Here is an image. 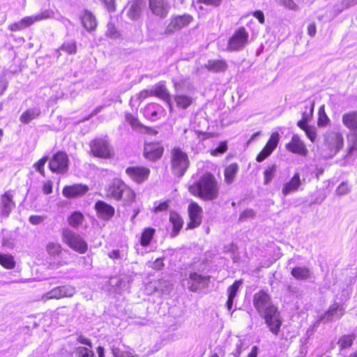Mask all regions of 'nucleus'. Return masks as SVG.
I'll return each mask as SVG.
<instances>
[{"instance_id":"15","label":"nucleus","mask_w":357,"mask_h":357,"mask_svg":"<svg viewBox=\"0 0 357 357\" xmlns=\"http://www.w3.org/2000/svg\"><path fill=\"white\" fill-rule=\"evenodd\" d=\"M126 173L133 181L141 183L148 178L150 170L145 167L135 166L128 167Z\"/></svg>"},{"instance_id":"30","label":"nucleus","mask_w":357,"mask_h":357,"mask_svg":"<svg viewBox=\"0 0 357 357\" xmlns=\"http://www.w3.org/2000/svg\"><path fill=\"white\" fill-rule=\"evenodd\" d=\"M40 115L39 107L30 108L24 111L20 116V121L24 124L30 123L32 120L37 119Z\"/></svg>"},{"instance_id":"27","label":"nucleus","mask_w":357,"mask_h":357,"mask_svg":"<svg viewBox=\"0 0 357 357\" xmlns=\"http://www.w3.org/2000/svg\"><path fill=\"white\" fill-rule=\"evenodd\" d=\"M95 208L99 217L104 220L110 219L114 214V208L103 201H98Z\"/></svg>"},{"instance_id":"36","label":"nucleus","mask_w":357,"mask_h":357,"mask_svg":"<svg viewBox=\"0 0 357 357\" xmlns=\"http://www.w3.org/2000/svg\"><path fill=\"white\" fill-rule=\"evenodd\" d=\"M238 171V166L236 163L230 164L225 170V181L227 184L234 182L236 175Z\"/></svg>"},{"instance_id":"8","label":"nucleus","mask_w":357,"mask_h":357,"mask_svg":"<svg viewBox=\"0 0 357 357\" xmlns=\"http://www.w3.org/2000/svg\"><path fill=\"white\" fill-rule=\"evenodd\" d=\"M270 331L277 335L279 333L282 320L277 307H271L268 312L261 315Z\"/></svg>"},{"instance_id":"43","label":"nucleus","mask_w":357,"mask_h":357,"mask_svg":"<svg viewBox=\"0 0 357 357\" xmlns=\"http://www.w3.org/2000/svg\"><path fill=\"white\" fill-rule=\"evenodd\" d=\"M75 354L78 357H94V353L91 348L83 346L76 347Z\"/></svg>"},{"instance_id":"12","label":"nucleus","mask_w":357,"mask_h":357,"mask_svg":"<svg viewBox=\"0 0 357 357\" xmlns=\"http://www.w3.org/2000/svg\"><path fill=\"white\" fill-rule=\"evenodd\" d=\"M325 144L335 155L343 146L344 138L342 135L337 131H328L325 135Z\"/></svg>"},{"instance_id":"53","label":"nucleus","mask_w":357,"mask_h":357,"mask_svg":"<svg viewBox=\"0 0 357 357\" xmlns=\"http://www.w3.org/2000/svg\"><path fill=\"white\" fill-rule=\"evenodd\" d=\"M313 111L314 104L310 103L309 106L305 107V110L302 114V119L308 122L312 116Z\"/></svg>"},{"instance_id":"63","label":"nucleus","mask_w":357,"mask_h":357,"mask_svg":"<svg viewBox=\"0 0 357 357\" xmlns=\"http://www.w3.org/2000/svg\"><path fill=\"white\" fill-rule=\"evenodd\" d=\"M253 15H254L255 17H256L259 20V22L261 24H264V23L265 19H264V13H263L262 11L257 10V11L253 13Z\"/></svg>"},{"instance_id":"51","label":"nucleus","mask_w":357,"mask_h":357,"mask_svg":"<svg viewBox=\"0 0 357 357\" xmlns=\"http://www.w3.org/2000/svg\"><path fill=\"white\" fill-rule=\"evenodd\" d=\"M169 208V202L164 201L162 202H155L154 203V206L153 211L155 213L162 211H166Z\"/></svg>"},{"instance_id":"29","label":"nucleus","mask_w":357,"mask_h":357,"mask_svg":"<svg viewBox=\"0 0 357 357\" xmlns=\"http://www.w3.org/2000/svg\"><path fill=\"white\" fill-rule=\"evenodd\" d=\"M169 222L172 225V231L170 233L172 238L176 236L183 227V221L181 217L176 212L169 214Z\"/></svg>"},{"instance_id":"3","label":"nucleus","mask_w":357,"mask_h":357,"mask_svg":"<svg viewBox=\"0 0 357 357\" xmlns=\"http://www.w3.org/2000/svg\"><path fill=\"white\" fill-rule=\"evenodd\" d=\"M171 156V167L173 174L178 177L183 176L190 164L187 153L179 148H174Z\"/></svg>"},{"instance_id":"16","label":"nucleus","mask_w":357,"mask_h":357,"mask_svg":"<svg viewBox=\"0 0 357 357\" xmlns=\"http://www.w3.org/2000/svg\"><path fill=\"white\" fill-rule=\"evenodd\" d=\"M202 208L195 202H192L188 206V214L190 221L187 225V229H194L200 225L202 222Z\"/></svg>"},{"instance_id":"60","label":"nucleus","mask_w":357,"mask_h":357,"mask_svg":"<svg viewBox=\"0 0 357 357\" xmlns=\"http://www.w3.org/2000/svg\"><path fill=\"white\" fill-rule=\"evenodd\" d=\"M29 220L32 225H37L44 220V218L40 215H31Z\"/></svg>"},{"instance_id":"35","label":"nucleus","mask_w":357,"mask_h":357,"mask_svg":"<svg viewBox=\"0 0 357 357\" xmlns=\"http://www.w3.org/2000/svg\"><path fill=\"white\" fill-rule=\"evenodd\" d=\"M241 284V280H236L227 289L228 299L227 302V307L229 310H231V309L232 308L234 299L236 297Z\"/></svg>"},{"instance_id":"14","label":"nucleus","mask_w":357,"mask_h":357,"mask_svg":"<svg viewBox=\"0 0 357 357\" xmlns=\"http://www.w3.org/2000/svg\"><path fill=\"white\" fill-rule=\"evenodd\" d=\"M91 150L93 154L99 158H109L112 151L106 139L99 138L91 142Z\"/></svg>"},{"instance_id":"50","label":"nucleus","mask_w":357,"mask_h":357,"mask_svg":"<svg viewBox=\"0 0 357 357\" xmlns=\"http://www.w3.org/2000/svg\"><path fill=\"white\" fill-rule=\"evenodd\" d=\"M126 121L132 126L133 129L139 128L142 126L138 119L130 113L126 114Z\"/></svg>"},{"instance_id":"1","label":"nucleus","mask_w":357,"mask_h":357,"mask_svg":"<svg viewBox=\"0 0 357 357\" xmlns=\"http://www.w3.org/2000/svg\"><path fill=\"white\" fill-rule=\"evenodd\" d=\"M188 190L193 195L204 200H213L218 197L219 187L215 177L211 173H206L190 185Z\"/></svg>"},{"instance_id":"38","label":"nucleus","mask_w":357,"mask_h":357,"mask_svg":"<svg viewBox=\"0 0 357 357\" xmlns=\"http://www.w3.org/2000/svg\"><path fill=\"white\" fill-rule=\"evenodd\" d=\"M155 230L153 228L148 227L145 228L144 231H142L141 239H140V243L142 246L146 247L148 246L154 234H155Z\"/></svg>"},{"instance_id":"59","label":"nucleus","mask_w":357,"mask_h":357,"mask_svg":"<svg viewBox=\"0 0 357 357\" xmlns=\"http://www.w3.org/2000/svg\"><path fill=\"white\" fill-rule=\"evenodd\" d=\"M222 0H198L200 3H204L206 6H218L220 5Z\"/></svg>"},{"instance_id":"6","label":"nucleus","mask_w":357,"mask_h":357,"mask_svg":"<svg viewBox=\"0 0 357 357\" xmlns=\"http://www.w3.org/2000/svg\"><path fill=\"white\" fill-rule=\"evenodd\" d=\"M174 88L176 94L174 99L176 102V106L182 109H187L189 107L192 103L194 99L190 86L187 87L188 93H185L184 82H175Z\"/></svg>"},{"instance_id":"17","label":"nucleus","mask_w":357,"mask_h":357,"mask_svg":"<svg viewBox=\"0 0 357 357\" xmlns=\"http://www.w3.org/2000/svg\"><path fill=\"white\" fill-rule=\"evenodd\" d=\"M280 139V135L278 132H273L266 146L261 151L257 156V161L261 162L268 158L278 146Z\"/></svg>"},{"instance_id":"32","label":"nucleus","mask_w":357,"mask_h":357,"mask_svg":"<svg viewBox=\"0 0 357 357\" xmlns=\"http://www.w3.org/2000/svg\"><path fill=\"white\" fill-rule=\"evenodd\" d=\"M83 26L88 31H93L97 25L96 18L91 13L85 11L81 17Z\"/></svg>"},{"instance_id":"18","label":"nucleus","mask_w":357,"mask_h":357,"mask_svg":"<svg viewBox=\"0 0 357 357\" xmlns=\"http://www.w3.org/2000/svg\"><path fill=\"white\" fill-rule=\"evenodd\" d=\"M13 197L10 191L6 192L0 197V216L1 218H8L15 208V203Z\"/></svg>"},{"instance_id":"58","label":"nucleus","mask_w":357,"mask_h":357,"mask_svg":"<svg viewBox=\"0 0 357 357\" xmlns=\"http://www.w3.org/2000/svg\"><path fill=\"white\" fill-rule=\"evenodd\" d=\"M99 1L102 2L105 4V7L107 8V9L109 12L112 13L115 10L114 0H99Z\"/></svg>"},{"instance_id":"54","label":"nucleus","mask_w":357,"mask_h":357,"mask_svg":"<svg viewBox=\"0 0 357 357\" xmlns=\"http://www.w3.org/2000/svg\"><path fill=\"white\" fill-rule=\"evenodd\" d=\"M227 149V145L225 142H220V144L211 151V154L217 156L219 154L225 153Z\"/></svg>"},{"instance_id":"48","label":"nucleus","mask_w":357,"mask_h":357,"mask_svg":"<svg viewBox=\"0 0 357 357\" xmlns=\"http://www.w3.org/2000/svg\"><path fill=\"white\" fill-rule=\"evenodd\" d=\"M351 185L347 182H342L336 188L335 192L339 196L347 195L351 191Z\"/></svg>"},{"instance_id":"56","label":"nucleus","mask_w":357,"mask_h":357,"mask_svg":"<svg viewBox=\"0 0 357 357\" xmlns=\"http://www.w3.org/2000/svg\"><path fill=\"white\" fill-rule=\"evenodd\" d=\"M255 216V212L252 209L245 210L239 217L240 221H244L249 218H252Z\"/></svg>"},{"instance_id":"64","label":"nucleus","mask_w":357,"mask_h":357,"mask_svg":"<svg viewBox=\"0 0 357 357\" xmlns=\"http://www.w3.org/2000/svg\"><path fill=\"white\" fill-rule=\"evenodd\" d=\"M108 256L109 258H111L112 259H121L122 257L121 255V252L119 250H112L111 252H109L108 254Z\"/></svg>"},{"instance_id":"20","label":"nucleus","mask_w":357,"mask_h":357,"mask_svg":"<svg viewBox=\"0 0 357 357\" xmlns=\"http://www.w3.org/2000/svg\"><path fill=\"white\" fill-rule=\"evenodd\" d=\"M149 8L153 14L164 18L169 13V5L166 0H149Z\"/></svg>"},{"instance_id":"39","label":"nucleus","mask_w":357,"mask_h":357,"mask_svg":"<svg viewBox=\"0 0 357 357\" xmlns=\"http://www.w3.org/2000/svg\"><path fill=\"white\" fill-rule=\"evenodd\" d=\"M0 264L7 269H12L15 266L14 257L8 254H0Z\"/></svg>"},{"instance_id":"28","label":"nucleus","mask_w":357,"mask_h":357,"mask_svg":"<svg viewBox=\"0 0 357 357\" xmlns=\"http://www.w3.org/2000/svg\"><path fill=\"white\" fill-rule=\"evenodd\" d=\"M153 96H156L160 99L162 100L163 101L166 102L169 106L170 109L172 108L171 96L167 89L163 84L159 83L155 85L153 87Z\"/></svg>"},{"instance_id":"24","label":"nucleus","mask_w":357,"mask_h":357,"mask_svg":"<svg viewBox=\"0 0 357 357\" xmlns=\"http://www.w3.org/2000/svg\"><path fill=\"white\" fill-rule=\"evenodd\" d=\"M301 183L300 174L298 172L295 173L289 181L284 183L282 188V195L287 196L290 193L298 191Z\"/></svg>"},{"instance_id":"23","label":"nucleus","mask_w":357,"mask_h":357,"mask_svg":"<svg viewBox=\"0 0 357 357\" xmlns=\"http://www.w3.org/2000/svg\"><path fill=\"white\" fill-rule=\"evenodd\" d=\"M208 283V278L197 273H190L188 279V288L191 291H197Z\"/></svg>"},{"instance_id":"34","label":"nucleus","mask_w":357,"mask_h":357,"mask_svg":"<svg viewBox=\"0 0 357 357\" xmlns=\"http://www.w3.org/2000/svg\"><path fill=\"white\" fill-rule=\"evenodd\" d=\"M205 67L209 71L220 73L227 70V64L224 60H209Z\"/></svg>"},{"instance_id":"25","label":"nucleus","mask_w":357,"mask_h":357,"mask_svg":"<svg viewBox=\"0 0 357 357\" xmlns=\"http://www.w3.org/2000/svg\"><path fill=\"white\" fill-rule=\"evenodd\" d=\"M145 4L143 0H134L130 2L127 15L132 20H138L142 14V10Z\"/></svg>"},{"instance_id":"44","label":"nucleus","mask_w":357,"mask_h":357,"mask_svg":"<svg viewBox=\"0 0 357 357\" xmlns=\"http://www.w3.org/2000/svg\"><path fill=\"white\" fill-rule=\"evenodd\" d=\"M60 50L69 54H74L77 52L76 43L74 40H68L63 43Z\"/></svg>"},{"instance_id":"4","label":"nucleus","mask_w":357,"mask_h":357,"mask_svg":"<svg viewBox=\"0 0 357 357\" xmlns=\"http://www.w3.org/2000/svg\"><path fill=\"white\" fill-rule=\"evenodd\" d=\"M63 242L72 250L79 253L84 254L88 250V245L85 240L78 234L70 229H64L62 232Z\"/></svg>"},{"instance_id":"46","label":"nucleus","mask_w":357,"mask_h":357,"mask_svg":"<svg viewBox=\"0 0 357 357\" xmlns=\"http://www.w3.org/2000/svg\"><path fill=\"white\" fill-rule=\"evenodd\" d=\"M59 289L61 290V298L71 297L76 291L75 288L71 285L60 286Z\"/></svg>"},{"instance_id":"42","label":"nucleus","mask_w":357,"mask_h":357,"mask_svg":"<svg viewBox=\"0 0 357 357\" xmlns=\"http://www.w3.org/2000/svg\"><path fill=\"white\" fill-rule=\"evenodd\" d=\"M354 340V337L353 335H344L340 338L337 344L341 349H344L350 347L352 345Z\"/></svg>"},{"instance_id":"41","label":"nucleus","mask_w":357,"mask_h":357,"mask_svg":"<svg viewBox=\"0 0 357 357\" xmlns=\"http://www.w3.org/2000/svg\"><path fill=\"white\" fill-rule=\"evenodd\" d=\"M47 253L52 257L59 256L61 253V246L58 243H49L46 246Z\"/></svg>"},{"instance_id":"10","label":"nucleus","mask_w":357,"mask_h":357,"mask_svg":"<svg viewBox=\"0 0 357 357\" xmlns=\"http://www.w3.org/2000/svg\"><path fill=\"white\" fill-rule=\"evenodd\" d=\"M68 157L63 152L55 153L49 162L50 170L56 174H63L68 169Z\"/></svg>"},{"instance_id":"31","label":"nucleus","mask_w":357,"mask_h":357,"mask_svg":"<svg viewBox=\"0 0 357 357\" xmlns=\"http://www.w3.org/2000/svg\"><path fill=\"white\" fill-rule=\"evenodd\" d=\"M342 123L351 130H357V112H351L342 116Z\"/></svg>"},{"instance_id":"57","label":"nucleus","mask_w":357,"mask_h":357,"mask_svg":"<svg viewBox=\"0 0 357 357\" xmlns=\"http://www.w3.org/2000/svg\"><path fill=\"white\" fill-rule=\"evenodd\" d=\"M47 162V158L44 157L38 160L36 164L35 167L36 170L40 172L43 176H44V166Z\"/></svg>"},{"instance_id":"62","label":"nucleus","mask_w":357,"mask_h":357,"mask_svg":"<svg viewBox=\"0 0 357 357\" xmlns=\"http://www.w3.org/2000/svg\"><path fill=\"white\" fill-rule=\"evenodd\" d=\"M43 192L45 195H49L52 192V183L51 181H47L43 185Z\"/></svg>"},{"instance_id":"33","label":"nucleus","mask_w":357,"mask_h":357,"mask_svg":"<svg viewBox=\"0 0 357 357\" xmlns=\"http://www.w3.org/2000/svg\"><path fill=\"white\" fill-rule=\"evenodd\" d=\"M291 275L299 280H305L311 278L312 273L307 267L296 266L292 268Z\"/></svg>"},{"instance_id":"21","label":"nucleus","mask_w":357,"mask_h":357,"mask_svg":"<svg viewBox=\"0 0 357 357\" xmlns=\"http://www.w3.org/2000/svg\"><path fill=\"white\" fill-rule=\"evenodd\" d=\"M163 151V147L159 144L146 143L144 145V155L146 159L156 160L162 156Z\"/></svg>"},{"instance_id":"13","label":"nucleus","mask_w":357,"mask_h":357,"mask_svg":"<svg viewBox=\"0 0 357 357\" xmlns=\"http://www.w3.org/2000/svg\"><path fill=\"white\" fill-rule=\"evenodd\" d=\"M192 20V17L190 15H177L172 17L170 22L165 29V33L171 34L182 28L188 26Z\"/></svg>"},{"instance_id":"49","label":"nucleus","mask_w":357,"mask_h":357,"mask_svg":"<svg viewBox=\"0 0 357 357\" xmlns=\"http://www.w3.org/2000/svg\"><path fill=\"white\" fill-rule=\"evenodd\" d=\"M329 121L330 120L328 117L324 112V106H322L321 107H320L319 110V119L317 121V125L319 127H324L328 123Z\"/></svg>"},{"instance_id":"2","label":"nucleus","mask_w":357,"mask_h":357,"mask_svg":"<svg viewBox=\"0 0 357 357\" xmlns=\"http://www.w3.org/2000/svg\"><path fill=\"white\" fill-rule=\"evenodd\" d=\"M106 195L109 199L121 202L124 206L132 204L136 198L135 191L123 181L115 178L106 188Z\"/></svg>"},{"instance_id":"19","label":"nucleus","mask_w":357,"mask_h":357,"mask_svg":"<svg viewBox=\"0 0 357 357\" xmlns=\"http://www.w3.org/2000/svg\"><path fill=\"white\" fill-rule=\"evenodd\" d=\"M89 190V187L84 184L66 185L62 191L63 195L68 199L81 197Z\"/></svg>"},{"instance_id":"55","label":"nucleus","mask_w":357,"mask_h":357,"mask_svg":"<svg viewBox=\"0 0 357 357\" xmlns=\"http://www.w3.org/2000/svg\"><path fill=\"white\" fill-rule=\"evenodd\" d=\"M304 131L310 140L314 142L317 136L316 128L314 126H309Z\"/></svg>"},{"instance_id":"47","label":"nucleus","mask_w":357,"mask_h":357,"mask_svg":"<svg viewBox=\"0 0 357 357\" xmlns=\"http://www.w3.org/2000/svg\"><path fill=\"white\" fill-rule=\"evenodd\" d=\"M149 96H153V88L140 91L138 94L136 95V96L131 98V101L138 100L139 102H142L143 100Z\"/></svg>"},{"instance_id":"52","label":"nucleus","mask_w":357,"mask_h":357,"mask_svg":"<svg viewBox=\"0 0 357 357\" xmlns=\"http://www.w3.org/2000/svg\"><path fill=\"white\" fill-rule=\"evenodd\" d=\"M277 2L281 5L285 7L286 8H288L289 10H297L298 7L296 4V3L293 0H276Z\"/></svg>"},{"instance_id":"61","label":"nucleus","mask_w":357,"mask_h":357,"mask_svg":"<svg viewBox=\"0 0 357 357\" xmlns=\"http://www.w3.org/2000/svg\"><path fill=\"white\" fill-rule=\"evenodd\" d=\"M77 340V342H79L80 344H84L90 348H92L91 341L89 338H86L83 335H79Z\"/></svg>"},{"instance_id":"45","label":"nucleus","mask_w":357,"mask_h":357,"mask_svg":"<svg viewBox=\"0 0 357 357\" xmlns=\"http://www.w3.org/2000/svg\"><path fill=\"white\" fill-rule=\"evenodd\" d=\"M61 298V290L59 287H57L49 292L46 293L43 296V299L44 301L50 300V299H60Z\"/></svg>"},{"instance_id":"7","label":"nucleus","mask_w":357,"mask_h":357,"mask_svg":"<svg viewBox=\"0 0 357 357\" xmlns=\"http://www.w3.org/2000/svg\"><path fill=\"white\" fill-rule=\"evenodd\" d=\"M249 33L244 27L238 28L228 40L227 50L239 51L248 44Z\"/></svg>"},{"instance_id":"37","label":"nucleus","mask_w":357,"mask_h":357,"mask_svg":"<svg viewBox=\"0 0 357 357\" xmlns=\"http://www.w3.org/2000/svg\"><path fill=\"white\" fill-rule=\"evenodd\" d=\"M84 220V215L79 211L73 212L68 218V224L73 228L77 229Z\"/></svg>"},{"instance_id":"40","label":"nucleus","mask_w":357,"mask_h":357,"mask_svg":"<svg viewBox=\"0 0 357 357\" xmlns=\"http://www.w3.org/2000/svg\"><path fill=\"white\" fill-rule=\"evenodd\" d=\"M277 170V167L275 165H272L268 166L265 171L264 172V184L268 185L272 181L273 178L275 176V174Z\"/></svg>"},{"instance_id":"5","label":"nucleus","mask_w":357,"mask_h":357,"mask_svg":"<svg viewBox=\"0 0 357 357\" xmlns=\"http://www.w3.org/2000/svg\"><path fill=\"white\" fill-rule=\"evenodd\" d=\"M53 16L54 12L52 10H45L36 15L25 17L20 21L10 24L9 26V29L12 31H21L36 22L52 18Z\"/></svg>"},{"instance_id":"22","label":"nucleus","mask_w":357,"mask_h":357,"mask_svg":"<svg viewBox=\"0 0 357 357\" xmlns=\"http://www.w3.org/2000/svg\"><path fill=\"white\" fill-rule=\"evenodd\" d=\"M165 109L157 103H150L146 106L144 110V114L146 118L155 121L164 116Z\"/></svg>"},{"instance_id":"11","label":"nucleus","mask_w":357,"mask_h":357,"mask_svg":"<svg viewBox=\"0 0 357 357\" xmlns=\"http://www.w3.org/2000/svg\"><path fill=\"white\" fill-rule=\"evenodd\" d=\"M253 304L260 316L268 312L271 307H276L272 304L269 295L264 291L255 294Z\"/></svg>"},{"instance_id":"26","label":"nucleus","mask_w":357,"mask_h":357,"mask_svg":"<svg viewBox=\"0 0 357 357\" xmlns=\"http://www.w3.org/2000/svg\"><path fill=\"white\" fill-rule=\"evenodd\" d=\"M286 147L291 153L303 155L307 151L305 144L297 135L292 136L291 142L286 145Z\"/></svg>"},{"instance_id":"9","label":"nucleus","mask_w":357,"mask_h":357,"mask_svg":"<svg viewBox=\"0 0 357 357\" xmlns=\"http://www.w3.org/2000/svg\"><path fill=\"white\" fill-rule=\"evenodd\" d=\"M345 310L342 305L335 302L329 307L328 310L315 321L313 328L319 326V324L323 321L325 323L332 321L335 319H340L344 314Z\"/></svg>"}]
</instances>
